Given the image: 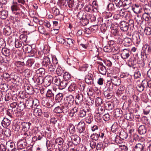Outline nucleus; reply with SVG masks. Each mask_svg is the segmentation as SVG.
<instances>
[{
  "mask_svg": "<svg viewBox=\"0 0 151 151\" xmlns=\"http://www.w3.org/2000/svg\"><path fill=\"white\" fill-rule=\"evenodd\" d=\"M144 148V145L143 143H138L135 146L134 150V151H142Z\"/></svg>",
  "mask_w": 151,
  "mask_h": 151,
  "instance_id": "18",
  "label": "nucleus"
},
{
  "mask_svg": "<svg viewBox=\"0 0 151 151\" xmlns=\"http://www.w3.org/2000/svg\"><path fill=\"white\" fill-rule=\"evenodd\" d=\"M38 30L39 32L42 34H44L45 35H49L48 33L46 31L45 28L43 26L39 27Z\"/></svg>",
  "mask_w": 151,
  "mask_h": 151,
  "instance_id": "44",
  "label": "nucleus"
},
{
  "mask_svg": "<svg viewBox=\"0 0 151 151\" xmlns=\"http://www.w3.org/2000/svg\"><path fill=\"white\" fill-rule=\"evenodd\" d=\"M91 137L92 140L97 141L98 140L99 136L97 132L93 133L91 136Z\"/></svg>",
  "mask_w": 151,
  "mask_h": 151,
  "instance_id": "62",
  "label": "nucleus"
},
{
  "mask_svg": "<svg viewBox=\"0 0 151 151\" xmlns=\"http://www.w3.org/2000/svg\"><path fill=\"white\" fill-rule=\"evenodd\" d=\"M86 17L88 20L89 19L91 22L94 21L96 20V18L94 15L88 14L86 15Z\"/></svg>",
  "mask_w": 151,
  "mask_h": 151,
  "instance_id": "52",
  "label": "nucleus"
},
{
  "mask_svg": "<svg viewBox=\"0 0 151 151\" xmlns=\"http://www.w3.org/2000/svg\"><path fill=\"white\" fill-rule=\"evenodd\" d=\"M72 143L75 145H77L79 144L80 142V138L76 135H72L70 137Z\"/></svg>",
  "mask_w": 151,
  "mask_h": 151,
  "instance_id": "8",
  "label": "nucleus"
},
{
  "mask_svg": "<svg viewBox=\"0 0 151 151\" xmlns=\"http://www.w3.org/2000/svg\"><path fill=\"white\" fill-rule=\"evenodd\" d=\"M31 125V123L29 122H22L21 124L22 130L24 132L27 131L29 129Z\"/></svg>",
  "mask_w": 151,
  "mask_h": 151,
  "instance_id": "12",
  "label": "nucleus"
},
{
  "mask_svg": "<svg viewBox=\"0 0 151 151\" xmlns=\"http://www.w3.org/2000/svg\"><path fill=\"white\" fill-rule=\"evenodd\" d=\"M104 105L106 109L108 110H110L113 108V104L111 102H106Z\"/></svg>",
  "mask_w": 151,
  "mask_h": 151,
  "instance_id": "32",
  "label": "nucleus"
},
{
  "mask_svg": "<svg viewBox=\"0 0 151 151\" xmlns=\"http://www.w3.org/2000/svg\"><path fill=\"white\" fill-rule=\"evenodd\" d=\"M53 83L59 86L61 81L60 79L58 77H55L53 78Z\"/></svg>",
  "mask_w": 151,
  "mask_h": 151,
  "instance_id": "51",
  "label": "nucleus"
},
{
  "mask_svg": "<svg viewBox=\"0 0 151 151\" xmlns=\"http://www.w3.org/2000/svg\"><path fill=\"white\" fill-rule=\"evenodd\" d=\"M135 20L139 24H142L143 22V19L142 16H141L139 15H137L135 18Z\"/></svg>",
  "mask_w": 151,
  "mask_h": 151,
  "instance_id": "41",
  "label": "nucleus"
},
{
  "mask_svg": "<svg viewBox=\"0 0 151 151\" xmlns=\"http://www.w3.org/2000/svg\"><path fill=\"white\" fill-rule=\"evenodd\" d=\"M37 84L38 85L41 84L43 83H44V78L43 77L39 76V77L36 79Z\"/></svg>",
  "mask_w": 151,
  "mask_h": 151,
  "instance_id": "43",
  "label": "nucleus"
},
{
  "mask_svg": "<svg viewBox=\"0 0 151 151\" xmlns=\"http://www.w3.org/2000/svg\"><path fill=\"white\" fill-rule=\"evenodd\" d=\"M77 87L76 85L74 83H71L69 86L68 89L69 91H74L75 89L77 88Z\"/></svg>",
  "mask_w": 151,
  "mask_h": 151,
  "instance_id": "47",
  "label": "nucleus"
},
{
  "mask_svg": "<svg viewBox=\"0 0 151 151\" xmlns=\"http://www.w3.org/2000/svg\"><path fill=\"white\" fill-rule=\"evenodd\" d=\"M4 32L6 35H9L11 33V30L9 27H7L4 28Z\"/></svg>",
  "mask_w": 151,
  "mask_h": 151,
  "instance_id": "57",
  "label": "nucleus"
},
{
  "mask_svg": "<svg viewBox=\"0 0 151 151\" xmlns=\"http://www.w3.org/2000/svg\"><path fill=\"white\" fill-rule=\"evenodd\" d=\"M129 14V12L124 9H121L119 12V15L122 17L127 18Z\"/></svg>",
  "mask_w": 151,
  "mask_h": 151,
  "instance_id": "29",
  "label": "nucleus"
},
{
  "mask_svg": "<svg viewBox=\"0 0 151 151\" xmlns=\"http://www.w3.org/2000/svg\"><path fill=\"white\" fill-rule=\"evenodd\" d=\"M2 54L5 56L9 57L10 55V52L9 49L6 48H3L1 50Z\"/></svg>",
  "mask_w": 151,
  "mask_h": 151,
  "instance_id": "28",
  "label": "nucleus"
},
{
  "mask_svg": "<svg viewBox=\"0 0 151 151\" xmlns=\"http://www.w3.org/2000/svg\"><path fill=\"white\" fill-rule=\"evenodd\" d=\"M119 127V125L116 122H114L111 127V130L114 132L118 130Z\"/></svg>",
  "mask_w": 151,
  "mask_h": 151,
  "instance_id": "40",
  "label": "nucleus"
},
{
  "mask_svg": "<svg viewBox=\"0 0 151 151\" xmlns=\"http://www.w3.org/2000/svg\"><path fill=\"white\" fill-rule=\"evenodd\" d=\"M18 109L20 111H23L25 108V104L23 102H20L18 105Z\"/></svg>",
  "mask_w": 151,
  "mask_h": 151,
  "instance_id": "60",
  "label": "nucleus"
},
{
  "mask_svg": "<svg viewBox=\"0 0 151 151\" xmlns=\"http://www.w3.org/2000/svg\"><path fill=\"white\" fill-rule=\"evenodd\" d=\"M120 27L123 31H127L129 28L128 23L124 21H121L120 23Z\"/></svg>",
  "mask_w": 151,
  "mask_h": 151,
  "instance_id": "7",
  "label": "nucleus"
},
{
  "mask_svg": "<svg viewBox=\"0 0 151 151\" xmlns=\"http://www.w3.org/2000/svg\"><path fill=\"white\" fill-rule=\"evenodd\" d=\"M20 6L21 5L18 4L17 2H14V1H13V4L11 6V9L12 11L14 13H15V11L20 10L19 6Z\"/></svg>",
  "mask_w": 151,
  "mask_h": 151,
  "instance_id": "11",
  "label": "nucleus"
},
{
  "mask_svg": "<svg viewBox=\"0 0 151 151\" xmlns=\"http://www.w3.org/2000/svg\"><path fill=\"white\" fill-rule=\"evenodd\" d=\"M68 84V81L65 80L61 81L59 87L61 89L64 88Z\"/></svg>",
  "mask_w": 151,
  "mask_h": 151,
  "instance_id": "30",
  "label": "nucleus"
},
{
  "mask_svg": "<svg viewBox=\"0 0 151 151\" xmlns=\"http://www.w3.org/2000/svg\"><path fill=\"white\" fill-rule=\"evenodd\" d=\"M44 84L46 86H49L53 81V79L52 76L47 75L44 78Z\"/></svg>",
  "mask_w": 151,
  "mask_h": 151,
  "instance_id": "5",
  "label": "nucleus"
},
{
  "mask_svg": "<svg viewBox=\"0 0 151 151\" xmlns=\"http://www.w3.org/2000/svg\"><path fill=\"white\" fill-rule=\"evenodd\" d=\"M122 114V111L120 109H116L114 110V114L116 117H121Z\"/></svg>",
  "mask_w": 151,
  "mask_h": 151,
  "instance_id": "26",
  "label": "nucleus"
},
{
  "mask_svg": "<svg viewBox=\"0 0 151 151\" xmlns=\"http://www.w3.org/2000/svg\"><path fill=\"white\" fill-rule=\"evenodd\" d=\"M25 142L24 139L21 140L19 141L17 143L18 148L20 149L25 148L26 146V143Z\"/></svg>",
  "mask_w": 151,
  "mask_h": 151,
  "instance_id": "20",
  "label": "nucleus"
},
{
  "mask_svg": "<svg viewBox=\"0 0 151 151\" xmlns=\"http://www.w3.org/2000/svg\"><path fill=\"white\" fill-rule=\"evenodd\" d=\"M71 106L65 103L61 106L63 112L64 114L67 113L69 110V108Z\"/></svg>",
  "mask_w": 151,
  "mask_h": 151,
  "instance_id": "21",
  "label": "nucleus"
},
{
  "mask_svg": "<svg viewBox=\"0 0 151 151\" xmlns=\"http://www.w3.org/2000/svg\"><path fill=\"white\" fill-rule=\"evenodd\" d=\"M86 14H84V13L83 12H78L77 14V17L79 19L81 20L83 19H85L86 17Z\"/></svg>",
  "mask_w": 151,
  "mask_h": 151,
  "instance_id": "48",
  "label": "nucleus"
},
{
  "mask_svg": "<svg viewBox=\"0 0 151 151\" xmlns=\"http://www.w3.org/2000/svg\"><path fill=\"white\" fill-rule=\"evenodd\" d=\"M142 50L143 52H145L146 55H150L151 49L149 45H145L142 47Z\"/></svg>",
  "mask_w": 151,
  "mask_h": 151,
  "instance_id": "14",
  "label": "nucleus"
},
{
  "mask_svg": "<svg viewBox=\"0 0 151 151\" xmlns=\"http://www.w3.org/2000/svg\"><path fill=\"white\" fill-rule=\"evenodd\" d=\"M124 45L125 46L129 47L132 44V40L129 38H125L124 40Z\"/></svg>",
  "mask_w": 151,
  "mask_h": 151,
  "instance_id": "37",
  "label": "nucleus"
},
{
  "mask_svg": "<svg viewBox=\"0 0 151 151\" xmlns=\"http://www.w3.org/2000/svg\"><path fill=\"white\" fill-rule=\"evenodd\" d=\"M81 22L82 25L85 26L88 24L89 22V20H88L86 17L85 19H82Z\"/></svg>",
  "mask_w": 151,
  "mask_h": 151,
  "instance_id": "63",
  "label": "nucleus"
},
{
  "mask_svg": "<svg viewBox=\"0 0 151 151\" xmlns=\"http://www.w3.org/2000/svg\"><path fill=\"white\" fill-rule=\"evenodd\" d=\"M111 82L115 86L120 85L121 81L118 77L116 76H112L111 78Z\"/></svg>",
  "mask_w": 151,
  "mask_h": 151,
  "instance_id": "10",
  "label": "nucleus"
},
{
  "mask_svg": "<svg viewBox=\"0 0 151 151\" xmlns=\"http://www.w3.org/2000/svg\"><path fill=\"white\" fill-rule=\"evenodd\" d=\"M93 116L91 114H88L85 119V121L86 123L89 124H91L93 121Z\"/></svg>",
  "mask_w": 151,
  "mask_h": 151,
  "instance_id": "34",
  "label": "nucleus"
},
{
  "mask_svg": "<svg viewBox=\"0 0 151 151\" xmlns=\"http://www.w3.org/2000/svg\"><path fill=\"white\" fill-rule=\"evenodd\" d=\"M64 71V70L61 67H58L56 70V73L59 76H61Z\"/></svg>",
  "mask_w": 151,
  "mask_h": 151,
  "instance_id": "50",
  "label": "nucleus"
},
{
  "mask_svg": "<svg viewBox=\"0 0 151 151\" xmlns=\"http://www.w3.org/2000/svg\"><path fill=\"white\" fill-rule=\"evenodd\" d=\"M8 12L6 10L3 9L0 12V17L3 19H6L8 15Z\"/></svg>",
  "mask_w": 151,
  "mask_h": 151,
  "instance_id": "33",
  "label": "nucleus"
},
{
  "mask_svg": "<svg viewBox=\"0 0 151 151\" xmlns=\"http://www.w3.org/2000/svg\"><path fill=\"white\" fill-rule=\"evenodd\" d=\"M14 44L15 47L17 48H19L22 46L21 41L18 39H16Z\"/></svg>",
  "mask_w": 151,
  "mask_h": 151,
  "instance_id": "59",
  "label": "nucleus"
},
{
  "mask_svg": "<svg viewBox=\"0 0 151 151\" xmlns=\"http://www.w3.org/2000/svg\"><path fill=\"white\" fill-rule=\"evenodd\" d=\"M93 76L91 73H88L86 75L85 78L86 83L88 85L93 84Z\"/></svg>",
  "mask_w": 151,
  "mask_h": 151,
  "instance_id": "4",
  "label": "nucleus"
},
{
  "mask_svg": "<svg viewBox=\"0 0 151 151\" xmlns=\"http://www.w3.org/2000/svg\"><path fill=\"white\" fill-rule=\"evenodd\" d=\"M42 65L43 66L52 65H50V60L49 57L45 56L42 62Z\"/></svg>",
  "mask_w": 151,
  "mask_h": 151,
  "instance_id": "19",
  "label": "nucleus"
},
{
  "mask_svg": "<svg viewBox=\"0 0 151 151\" xmlns=\"http://www.w3.org/2000/svg\"><path fill=\"white\" fill-rule=\"evenodd\" d=\"M43 135L40 132L37 133L36 135L32 138V140L34 141L41 140L43 138Z\"/></svg>",
  "mask_w": 151,
  "mask_h": 151,
  "instance_id": "24",
  "label": "nucleus"
},
{
  "mask_svg": "<svg viewBox=\"0 0 151 151\" xmlns=\"http://www.w3.org/2000/svg\"><path fill=\"white\" fill-rule=\"evenodd\" d=\"M132 9L134 12L137 14L142 12L143 10L141 5L138 4L133 5L132 7Z\"/></svg>",
  "mask_w": 151,
  "mask_h": 151,
  "instance_id": "3",
  "label": "nucleus"
},
{
  "mask_svg": "<svg viewBox=\"0 0 151 151\" xmlns=\"http://www.w3.org/2000/svg\"><path fill=\"white\" fill-rule=\"evenodd\" d=\"M131 52L127 49H125L121 51V56L122 58L126 59L131 54Z\"/></svg>",
  "mask_w": 151,
  "mask_h": 151,
  "instance_id": "6",
  "label": "nucleus"
},
{
  "mask_svg": "<svg viewBox=\"0 0 151 151\" xmlns=\"http://www.w3.org/2000/svg\"><path fill=\"white\" fill-rule=\"evenodd\" d=\"M113 84L112 83L108 82L106 85V87L107 88V91L111 92L113 88Z\"/></svg>",
  "mask_w": 151,
  "mask_h": 151,
  "instance_id": "45",
  "label": "nucleus"
},
{
  "mask_svg": "<svg viewBox=\"0 0 151 151\" xmlns=\"http://www.w3.org/2000/svg\"><path fill=\"white\" fill-rule=\"evenodd\" d=\"M144 32L147 35H151V28L149 27H146L144 29Z\"/></svg>",
  "mask_w": 151,
  "mask_h": 151,
  "instance_id": "53",
  "label": "nucleus"
},
{
  "mask_svg": "<svg viewBox=\"0 0 151 151\" xmlns=\"http://www.w3.org/2000/svg\"><path fill=\"white\" fill-rule=\"evenodd\" d=\"M86 115V112L83 109H81L79 111L78 115L79 117L83 118L85 117Z\"/></svg>",
  "mask_w": 151,
  "mask_h": 151,
  "instance_id": "55",
  "label": "nucleus"
},
{
  "mask_svg": "<svg viewBox=\"0 0 151 151\" xmlns=\"http://www.w3.org/2000/svg\"><path fill=\"white\" fill-rule=\"evenodd\" d=\"M68 129L70 134H73L76 131L75 127L71 123H70L68 126Z\"/></svg>",
  "mask_w": 151,
  "mask_h": 151,
  "instance_id": "42",
  "label": "nucleus"
},
{
  "mask_svg": "<svg viewBox=\"0 0 151 151\" xmlns=\"http://www.w3.org/2000/svg\"><path fill=\"white\" fill-rule=\"evenodd\" d=\"M138 132L140 134H145L147 132L146 127L144 125H141L138 128Z\"/></svg>",
  "mask_w": 151,
  "mask_h": 151,
  "instance_id": "22",
  "label": "nucleus"
},
{
  "mask_svg": "<svg viewBox=\"0 0 151 151\" xmlns=\"http://www.w3.org/2000/svg\"><path fill=\"white\" fill-rule=\"evenodd\" d=\"M136 88L137 91L140 92H141L145 89L143 87L139 81H137L136 82Z\"/></svg>",
  "mask_w": 151,
  "mask_h": 151,
  "instance_id": "25",
  "label": "nucleus"
},
{
  "mask_svg": "<svg viewBox=\"0 0 151 151\" xmlns=\"http://www.w3.org/2000/svg\"><path fill=\"white\" fill-rule=\"evenodd\" d=\"M33 114L37 117H38L42 115V112L41 109L36 108L34 110Z\"/></svg>",
  "mask_w": 151,
  "mask_h": 151,
  "instance_id": "23",
  "label": "nucleus"
},
{
  "mask_svg": "<svg viewBox=\"0 0 151 151\" xmlns=\"http://www.w3.org/2000/svg\"><path fill=\"white\" fill-rule=\"evenodd\" d=\"M57 41L61 44H64L65 42V40L60 36H58L57 37Z\"/></svg>",
  "mask_w": 151,
  "mask_h": 151,
  "instance_id": "61",
  "label": "nucleus"
},
{
  "mask_svg": "<svg viewBox=\"0 0 151 151\" xmlns=\"http://www.w3.org/2000/svg\"><path fill=\"white\" fill-rule=\"evenodd\" d=\"M102 99L98 97L95 100V103L96 105L99 106L101 105L102 104Z\"/></svg>",
  "mask_w": 151,
  "mask_h": 151,
  "instance_id": "64",
  "label": "nucleus"
},
{
  "mask_svg": "<svg viewBox=\"0 0 151 151\" xmlns=\"http://www.w3.org/2000/svg\"><path fill=\"white\" fill-rule=\"evenodd\" d=\"M124 116L125 119L129 121H131L134 118V116L133 113L129 111L126 112L124 114Z\"/></svg>",
  "mask_w": 151,
  "mask_h": 151,
  "instance_id": "15",
  "label": "nucleus"
},
{
  "mask_svg": "<svg viewBox=\"0 0 151 151\" xmlns=\"http://www.w3.org/2000/svg\"><path fill=\"white\" fill-rule=\"evenodd\" d=\"M132 39L133 42L137 45H138L140 43V40L139 35H137L133 36Z\"/></svg>",
  "mask_w": 151,
  "mask_h": 151,
  "instance_id": "27",
  "label": "nucleus"
},
{
  "mask_svg": "<svg viewBox=\"0 0 151 151\" xmlns=\"http://www.w3.org/2000/svg\"><path fill=\"white\" fill-rule=\"evenodd\" d=\"M116 50L115 48H112L110 45L106 46L104 47L103 50L106 52H110L111 51H114V50Z\"/></svg>",
  "mask_w": 151,
  "mask_h": 151,
  "instance_id": "31",
  "label": "nucleus"
},
{
  "mask_svg": "<svg viewBox=\"0 0 151 151\" xmlns=\"http://www.w3.org/2000/svg\"><path fill=\"white\" fill-rule=\"evenodd\" d=\"M104 94L105 97L107 99H111L113 96V93L112 92L107 91L104 92Z\"/></svg>",
  "mask_w": 151,
  "mask_h": 151,
  "instance_id": "39",
  "label": "nucleus"
},
{
  "mask_svg": "<svg viewBox=\"0 0 151 151\" xmlns=\"http://www.w3.org/2000/svg\"><path fill=\"white\" fill-rule=\"evenodd\" d=\"M85 123L83 121H80L77 125V129L78 132L82 135H84L85 130Z\"/></svg>",
  "mask_w": 151,
  "mask_h": 151,
  "instance_id": "1",
  "label": "nucleus"
},
{
  "mask_svg": "<svg viewBox=\"0 0 151 151\" xmlns=\"http://www.w3.org/2000/svg\"><path fill=\"white\" fill-rule=\"evenodd\" d=\"M145 12V13L147 14H151V7L148 6H146L143 9Z\"/></svg>",
  "mask_w": 151,
  "mask_h": 151,
  "instance_id": "56",
  "label": "nucleus"
},
{
  "mask_svg": "<svg viewBox=\"0 0 151 151\" xmlns=\"http://www.w3.org/2000/svg\"><path fill=\"white\" fill-rule=\"evenodd\" d=\"M63 93H59L56 96L55 100L57 102H60L63 99Z\"/></svg>",
  "mask_w": 151,
  "mask_h": 151,
  "instance_id": "38",
  "label": "nucleus"
},
{
  "mask_svg": "<svg viewBox=\"0 0 151 151\" xmlns=\"http://www.w3.org/2000/svg\"><path fill=\"white\" fill-rule=\"evenodd\" d=\"M74 100L73 96L72 95H70L66 97V100L65 103L71 106L73 103Z\"/></svg>",
  "mask_w": 151,
  "mask_h": 151,
  "instance_id": "16",
  "label": "nucleus"
},
{
  "mask_svg": "<svg viewBox=\"0 0 151 151\" xmlns=\"http://www.w3.org/2000/svg\"><path fill=\"white\" fill-rule=\"evenodd\" d=\"M24 88L27 93L29 94H30L31 93L32 88L29 87V85L27 84H25Z\"/></svg>",
  "mask_w": 151,
  "mask_h": 151,
  "instance_id": "35",
  "label": "nucleus"
},
{
  "mask_svg": "<svg viewBox=\"0 0 151 151\" xmlns=\"http://www.w3.org/2000/svg\"><path fill=\"white\" fill-rule=\"evenodd\" d=\"M63 151H68L69 149L71 147V145H69L68 143H65L62 146Z\"/></svg>",
  "mask_w": 151,
  "mask_h": 151,
  "instance_id": "58",
  "label": "nucleus"
},
{
  "mask_svg": "<svg viewBox=\"0 0 151 151\" xmlns=\"http://www.w3.org/2000/svg\"><path fill=\"white\" fill-rule=\"evenodd\" d=\"M83 102V96L81 93L78 94L76 96L75 103L76 105L81 106Z\"/></svg>",
  "mask_w": 151,
  "mask_h": 151,
  "instance_id": "2",
  "label": "nucleus"
},
{
  "mask_svg": "<svg viewBox=\"0 0 151 151\" xmlns=\"http://www.w3.org/2000/svg\"><path fill=\"white\" fill-rule=\"evenodd\" d=\"M32 98H31L27 99L25 102V108L28 109H29L31 108H32Z\"/></svg>",
  "mask_w": 151,
  "mask_h": 151,
  "instance_id": "9",
  "label": "nucleus"
},
{
  "mask_svg": "<svg viewBox=\"0 0 151 151\" xmlns=\"http://www.w3.org/2000/svg\"><path fill=\"white\" fill-rule=\"evenodd\" d=\"M123 3L124 6L126 8L128 9L130 6L131 3L130 0H125Z\"/></svg>",
  "mask_w": 151,
  "mask_h": 151,
  "instance_id": "49",
  "label": "nucleus"
},
{
  "mask_svg": "<svg viewBox=\"0 0 151 151\" xmlns=\"http://www.w3.org/2000/svg\"><path fill=\"white\" fill-rule=\"evenodd\" d=\"M98 69L100 73L103 75H105L106 72V67H98Z\"/></svg>",
  "mask_w": 151,
  "mask_h": 151,
  "instance_id": "46",
  "label": "nucleus"
},
{
  "mask_svg": "<svg viewBox=\"0 0 151 151\" xmlns=\"http://www.w3.org/2000/svg\"><path fill=\"white\" fill-rule=\"evenodd\" d=\"M119 136L121 139L124 140L127 138L128 137V134L126 132L122 130L119 132Z\"/></svg>",
  "mask_w": 151,
  "mask_h": 151,
  "instance_id": "36",
  "label": "nucleus"
},
{
  "mask_svg": "<svg viewBox=\"0 0 151 151\" xmlns=\"http://www.w3.org/2000/svg\"><path fill=\"white\" fill-rule=\"evenodd\" d=\"M23 50L26 52L28 53H31L32 55H30L31 56H33L34 54L32 53V48L30 45H24L23 46Z\"/></svg>",
  "mask_w": 151,
  "mask_h": 151,
  "instance_id": "13",
  "label": "nucleus"
},
{
  "mask_svg": "<svg viewBox=\"0 0 151 151\" xmlns=\"http://www.w3.org/2000/svg\"><path fill=\"white\" fill-rule=\"evenodd\" d=\"M10 120L6 118H4L1 122L2 126L5 128H6L9 126L10 125Z\"/></svg>",
  "mask_w": 151,
  "mask_h": 151,
  "instance_id": "17",
  "label": "nucleus"
},
{
  "mask_svg": "<svg viewBox=\"0 0 151 151\" xmlns=\"http://www.w3.org/2000/svg\"><path fill=\"white\" fill-rule=\"evenodd\" d=\"M107 8L108 10L110 11H116V9L115 8L114 5L113 4L110 3L107 6Z\"/></svg>",
  "mask_w": 151,
  "mask_h": 151,
  "instance_id": "54",
  "label": "nucleus"
}]
</instances>
